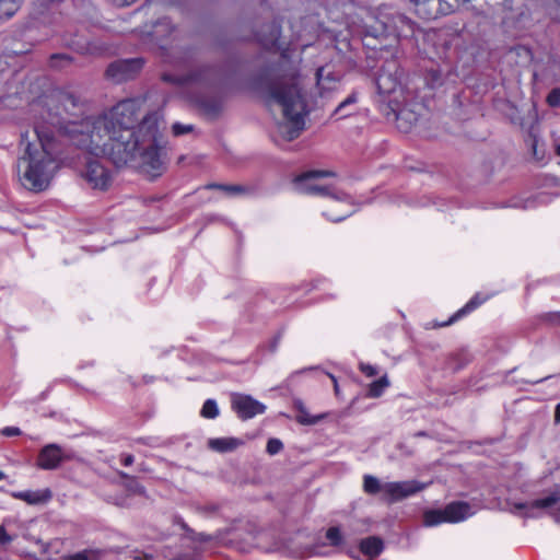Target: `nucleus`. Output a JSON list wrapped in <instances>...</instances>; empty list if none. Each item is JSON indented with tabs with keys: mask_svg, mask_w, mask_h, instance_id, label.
<instances>
[{
	"mask_svg": "<svg viewBox=\"0 0 560 560\" xmlns=\"http://www.w3.org/2000/svg\"><path fill=\"white\" fill-rule=\"evenodd\" d=\"M144 100L119 102L102 116L60 126L71 140L94 154L106 153L117 166L137 163L151 171L160 170V115L152 113L139 120Z\"/></svg>",
	"mask_w": 560,
	"mask_h": 560,
	"instance_id": "nucleus-1",
	"label": "nucleus"
},
{
	"mask_svg": "<svg viewBox=\"0 0 560 560\" xmlns=\"http://www.w3.org/2000/svg\"><path fill=\"white\" fill-rule=\"evenodd\" d=\"M69 120L49 114V121H37L34 138L26 143L24 154L18 160V174L22 185L33 191H43L50 185L62 165V149L56 135L71 137L60 130Z\"/></svg>",
	"mask_w": 560,
	"mask_h": 560,
	"instance_id": "nucleus-2",
	"label": "nucleus"
},
{
	"mask_svg": "<svg viewBox=\"0 0 560 560\" xmlns=\"http://www.w3.org/2000/svg\"><path fill=\"white\" fill-rule=\"evenodd\" d=\"M266 103L272 108L279 106L282 120L276 125L273 137L276 141H291L300 136L305 127L307 114L305 95L298 78L290 83L280 82L268 88Z\"/></svg>",
	"mask_w": 560,
	"mask_h": 560,
	"instance_id": "nucleus-3",
	"label": "nucleus"
},
{
	"mask_svg": "<svg viewBox=\"0 0 560 560\" xmlns=\"http://www.w3.org/2000/svg\"><path fill=\"white\" fill-rule=\"evenodd\" d=\"M334 175L329 172L313 171L299 176L295 179V189L300 192L327 196L331 198V210L324 214L334 222H339L349 217L354 210L350 202V197L336 190L332 184L325 183L326 178Z\"/></svg>",
	"mask_w": 560,
	"mask_h": 560,
	"instance_id": "nucleus-4",
	"label": "nucleus"
},
{
	"mask_svg": "<svg viewBox=\"0 0 560 560\" xmlns=\"http://www.w3.org/2000/svg\"><path fill=\"white\" fill-rule=\"evenodd\" d=\"M71 142L85 151V165L82 171V177L86 182V184L94 190L104 191L107 190L113 182V173L112 171L103 163L101 158L107 156L110 161L108 154L100 153L94 154L89 149L83 148L81 145L75 144L72 140Z\"/></svg>",
	"mask_w": 560,
	"mask_h": 560,
	"instance_id": "nucleus-5",
	"label": "nucleus"
},
{
	"mask_svg": "<svg viewBox=\"0 0 560 560\" xmlns=\"http://www.w3.org/2000/svg\"><path fill=\"white\" fill-rule=\"evenodd\" d=\"M376 85L378 93L384 97V102L388 103V106L394 113L399 129L408 131L409 126L404 127L401 125L405 116H407V112L400 108L399 96L402 94V88L398 75L389 70H382L376 79Z\"/></svg>",
	"mask_w": 560,
	"mask_h": 560,
	"instance_id": "nucleus-6",
	"label": "nucleus"
},
{
	"mask_svg": "<svg viewBox=\"0 0 560 560\" xmlns=\"http://www.w3.org/2000/svg\"><path fill=\"white\" fill-rule=\"evenodd\" d=\"M560 501V491L555 490L544 498L530 502L513 503L511 511L523 517L537 518L547 513H552L555 520L560 523V508L555 512V506Z\"/></svg>",
	"mask_w": 560,
	"mask_h": 560,
	"instance_id": "nucleus-7",
	"label": "nucleus"
},
{
	"mask_svg": "<svg viewBox=\"0 0 560 560\" xmlns=\"http://www.w3.org/2000/svg\"><path fill=\"white\" fill-rule=\"evenodd\" d=\"M475 511L466 502H452L443 510H429L423 514L425 526H436L442 523H459L472 516Z\"/></svg>",
	"mask_w": 560,
	"mask_h": 560,
	"instance_id": "nucleus-8",
	"label": "nucleus"
},
{
	"mask_svg": "<svg viewBox=\"0 0 560 560\" xmlns=\"http://www.w3.org/2000/svg\"><path fill=\"white\" fill-rule=\"evenodd\" d=\"M416 13L425 20H434L453 11L454 3L459 0H410Z\"/></svg>",
	"mask_w": 560,
	"mask_h": 560,
	"instance_id": "nucleus-9",
	"label": "nucleus"
},
{
	"mask_svg": "<svg viewBox=\"0 0 560 560\" xmlns=\"http://www.w3.org/2000/svg\"><path fill=\"white\" fill-rule=\"evenodd\" d=\"M425 486L416 480L385 482L383 485V494L387 501L396 502L423 490Z\"/></svg>",
	"mask_w": 560,
	"mask_h": 560,
	"instance_id": "nucleus-10",
	"label": "nucleus"
},
{
	"mask_svg": "<svg viewBox=\"0 0 560 560\" xmlns=\"http://www.w3.org/2000/svg\"><path fill=\"white\" fill-rule=\"evenodd\" d=\"M232 409L237 413V416L247 420L254 418L257 415H261L266 410V406L254 399L249 395L235 394L232 396Z\"/></svg>",
	"mask_w": 560,
	"mask_h": 560,
	"instance_id": "nucleus-11",
	"label": "nucleus"
},
{
	"mask_svg": "<svg viewBox=\"0 0 560 560\" xmlns=\"http://www.w3.org/2000/svg\"><path fill=\"white\" fill-rule=\"evenodd\" d=\"M143 62L141 59H124L113 62L106 71L108 78L115 82H121L131 78L138 72Z\"/></svg>",
	"mask_w": 560,
	"mask_h": 560,
	"instance_id": "nucleus-12",
	"label": "nucleus"
},
{
	"mask_svg": "<svg viewBox=\"0 0 560 560\" xmlns=\"http://www.w3.org/2000/svg\"><path fill=\"white\" fill-rule=\"evenodd\" d=\"M62 450L57 444L44 446L37 457V466L45 470L56 469L62 462Z\"/></svg>",
	"mask_w": 560,
	"mask_h": 560,
	"instance_id": "nucleus-13",
	"label": "nucleus"
},
{
	"mask_svg": "<svg viewBox=\"0 0 560 560\" xmlns=\"http://www.w3.org/2000/svg\"><path fill=\"white\" fill-rule=\"evenodd\" d=\"M12 498L26 502L31 505L45 504L51 499L49 489L13 491Z\"/></svg>",
	"mask_w": 560,
	"mask_h": 560,
	"instance_id": "nucleus-14",
	"label": "nucleus"
},
{
	"mask_svg": "<svg viewBox=\"0 0 560 560\" xmlns=\"http://www.w3.org/2000/svg\"><path fill=\"white\" fill-rule=\"evenodd\" d=\"M316 78L317 86L322 95L337 90L340 85L339 79L331 74L329 71H327L325 68H320L317 70Z\"/></svg>",
	"mask_w": 560,
	"mask_h": 560,
	"instance_id": "nucleus-15",
	"label": "nucleus"
},
{
	"mask_svg": "<svg viewBox=\"0 0 560 560\" xmlns=\"http://www.w3.org/2000/svg\"><path fill=\"white\" fill-rule=\"evenodd\" d=\"M489 299V295H481L480 293H477L475 296H472L465 306H463L460 310H458L446 323L441 324L440 326H446L458 318L463 317L464 315L470 313L471 311L476 310L478 306H480L482 303H485Z\"/></svg>",
	"mask_w": 560,
	"mask_h": 560,
	"instance_id": "nucleus-16",
	"label": "nucleus"
},
{
	"mask_svg": "<svg viewBox=\"0 0 560 560\" xmlns=\"http://www.w3.org/2000/svg\"><path fill=\"white\" fill-rule=\"evenodd\" d=\"M242 442L235 438H218L210 439L208 445L211 450L217 452H230L237 448Z\"/></svg>",
	"mask_w": 560,
	"mask_h": 560,
	"instance_id": "nucleus-17",
	"label": "nucleus"
},
{
	"mask_svg": "<svg viewBox=\"0 0 560 560\" xmlns=\"http://www.w3.org/2000/svg\"><path fill=\"white\" fill-rule=\"evenodd\" d=\"M360 550L362 553L373 558L381 553L383 550V541L381 538L372 536L368 537L360 542Z\"/></svg>",
	"mask_w": 560,
	"mask_h": 560,
	"instance_id": "nucleus-18",
	"label": "nucleus"
},
{
	"mask_svg": "<svg viewBox=\"0 0 560 560\" xmlns=\"http://www.w3.org/2000/svg\"><path fill=\"white\" fill-rule=\"evenodd\" d=\"M388 386L389 380L384 375L370 385L368 395L373 398L380 397Z\"/></svg>",
	"mask_w": 560,
	"mask_h": 560,
	"instance_id": "nucleus-19",
	"label": "nucleus"
},
{
	"mask_svg": "<svg viewBox=\"0 0 560 560\" xmlns=\"http://www.w3.org/2000/svg\"><path fill=\"white\" fill-rule=\"evenodd\" d=\"M383 485L384 483H381V481L377 478L371 475H365L363 478V490L369 494H376L378 492H383Z\"/></svg>",
	"mask_w": 560,
	"mask_h": 560,
	"instance_id": "nucleus-20",
	"label": "nucleus"
},
{
	"mask_svg": "<svg viewBox=\"0 0 560 560\" xmlns=\"http://www.w3.org/2000/svg\"><path fill=\"white\" fill-rule=\"evenodd\" d=\"M103 552L98 549H85L67 557V560H101Z\"/></svg>",
	"mask_w": 560,
	"mask_h": 560,
	"instance_id": "nucleus-21",
	"label": "nucleus"
},
{
	"mask_svg": "<svg viewBox=\"0 0 560 560\" xmlns=\"http://www.w3.org/2000/svg\"><path fill=\"white\" fill-rule=\"evenodd\" d=\"M22 0H0V18H11Z\"/></svg>",
	"mask_w": 560,
	"mask_h": 560,
	"instance_id": "nucleus-22",
	"label": "nucleus"
},
{
	"mask_svg": "<svg viewBox=\"0 0 560 560\" xmlns=\"http://www.w3.org/2000/svg\"><path fill=\"white\" fill-rule=\"evenodd\" d=\"M325 416L324 415H320V416H312L310 415L305 408H303L302 406L299 408V413L296 416V420L299 423L301 424H306V425H311V424H315L317 423L319 420H322Z\"/></svg>",
	"mask_w": 560,
	"mask_h": 560,
	"instance_id": "nucleus-23",
	"label": "nucleus"
},
{
	"mask_svg": "<svg viewBox=\"0 0 560 560\" xmlns=\"http://www.w3.org/2000/svg\"><path fill=\"white\" fill-rule=\"evenodd\" d=\"M201 416L207 419H214L219 416V408L213 399H207L200 411Z\"/></svg>",
	"mask_w": 560,
	"mask_h": 560,
	"instance_id": "nucleus-24",
	"label": "nucleus"
},
{
	"mask_svg": "<svg viewBox=\"0 0 560 560\" xmlns=\"http://www.w3.org/2000/svg\"><path fill=\"white\" fill-rule=\"evenodd\" d=\"M326 538L331 547H339L342 544V535L338 527H330L326 532Z\"/></svg>",
	"mask_w": 560,
	"mask_h": 560,
	"instance_id": "nucleus-25",
	"label": "nucleus"
},
{
	"mask_svg": "<svg viewBox=\"0 0 560 560\" xmlns=\"http://www.w3.org/2000/svg\"><path fill=\"white\" fill-rule=\"evenodd\" d=\"M357 103V96L355 94H351L349 95L343 102H341L338 107L336 108L335 110V115H339V117H346L348 116L349 114L345 112V109L350 106V105H353Z\"/></svg>",
	"mask_w": 560,
	"mask_h": 560,
	"instance_id": "nucleus-26",
	"label": "nucleus"
},
{
	"mask_svg": "<svg viewBox=\"0 0 560 560\" xmlns=\"http://www.w3.org/2000/svg\"><path fill=\"white\" fill-rule=\"evenodd\" d=\"M283 447V444L278 439H270L267 443V452L270 455L278 454Z\"/></svg>",
	"mask_w": 560,
	"mask_h": 560,
	"instance_id": "nucleus-27",
	"label": "nucleus"
},
{
	"mask_svg": "<svg viewBox=\"0 0 560 560\" xmlns=\"http://www.w3.org/2000/svg\"><path fill=\"white\" fill-rule=\"evenodd\" d=\"M547 103L551 107H557L560 105V89H553L549 92L547 96Z\"/></svg>",
	"mask_w": 560,
	"mask_h": 560,
	"instance_id": "nucleus-28",
	"label": "nucleus"
},
{
	"mask_svg": "<svg viewBox=\"0 0 560 560\" xmlns=\"http://www.w3.org/2000/svg\"><path fill=\"white\" fill-rule=\"evenodd\" d=\"M191 130H192L191 125H183L180 122H175L172 126V131H173L174 136H182V135L190 132Z\"/></svg>",
	"mask_w": 560,
	"mask_h": 560,
	"instance_id": "nucleus-29",
	"label": "nucleus"
},
{
	"mask_svg": "<svg viewBox=\"0 0 560 560\" xmlns=\"http://www.w3.org/2000/svg\"><path fill=\"white\" fill-rule=\"evenodd\" d=\"M208 188H219L224 190L226 194L232 195L242 190L240 186H224V185H209Z\"/></svg>",
	"mask_w": 560,
	"mask_h": 560,
	"instance_id": "nucleus-30",
	"label": "nucleus"
},
{
	"mask_svg": "<svg viewBox=\"0 0 560 560\" xmlns=\"http://www.w3.org/2000/svg\"><path fill=\"white\" fill-rule=\"evenodd\" d=\"M360 370L362 373H364L369 377H372L377 374L376 368L371 364L361 363Z\"/></svg>",
	"mask_w": 560,
	"mask_h": 560,
	"instance_id": "nucleus-31",
	"label": "nucleus"
},
{
	"mask_svg": "<svg viewBox=\"0 0 560 560\" xmlns=\"http://www.w3.org/2000/svg\"><path fill=\"white\" fill-rule=\"evenodd\" d=\"M1 434L4 436H16L21 434V430L18 427H4L1 430Z\"/></svg>",
	"mask_w": 560,
	"mask_h": 560,
	"instance_id": "nucleus-32",
	"label": "nucleus"
},
{
	"mask_svg": "<svg viewBox=\"0 0 560 560\" xmlns=\"http://www.w3.org/2000/svg\"><path fill=\"white\" fill-rule=\"evenodd\" d=\"M13 540V537L9 535L3 526H0V544L7 545Z\"/></svg>",
	"mask_w": 560,
	"mask_h": 560,
	"instance_id": "nucleus-33",
	"label": "nucleus"
},
{
	"mask_svg": "<svg viewBox=\"0 0 560 560\" xmlns=\"http://www.w3.org/2000/svg\"><path fill=\"white\" fill-rule=\"evenodd\" d=\"M168 25H170V23L166 19L160 21L155 25L154 34L158 36L161 33L162 28H166V27H168Z\"/></svg>",
	"mask_w": 560,
	"mask_h": 560,
	"instance_id": "nucleus-34",
	"label": "nucleus"
},
{
	"mask_svg": "<svg viewBox=\"0 0 560 560\" xmlns=\"http://www.w3.org/2000/svg\"><path fill=\"white\" fill-rule=\"evenodd\" d=\"M324 548H325V546H317V547H315V549L313 550V555H315V556H328V555L331 553L330 551L325 550Z\"/></svg>",
	"mask_w": 560,
	"mask_h": 560,
	"instance_id": "nucleus-35",
	"label": "nucleus"
},
{
	"mask_svg": "<svg viewBox=\"0 0 560 560\" xmlns=\"http://www.w3.org/2000/svg\"><path fill=\"white\" fill-rule=\"evenodd\" d=\"M549 320L552 323H560V312L549 314Z\"/></svg>",
	"mask_w": 560,
	"mask_h": 560,
	"instance_id": "nucleus-36",
	"label": "nucleus"
},
{
	"mask_svg": "<svg viewBox=\"0 0 560 560\" xmlns=\"http://www.w3.org/2000/svg\"><path fill=\"white\" fill-rule=\"evenodd\" d=\"M133 463V456L132 455H126L122 459V464L125 466H129Z\"/></svg>",
	"mask_w": 560,
	"mask_h": 560,
	"instance_id": "nucleus-37",
	"label": "nucleus"
},
{
	"mask_svg": "<svg viewBox=\"0 0 560 560\" xmlns=\"http://www.w3.org/2000/svg\"><path fill=\"white\" fill-rule=\"evenodd\" d=\"M555 420H556V422H560V402L556 407Z\"/></svg>",
	"mask_w": 560,
	"mask_h": 560,
	"instance_id": "nucleus-38",
	"label": "nucleus"
},
{
	"mask_svg": "<svg viewBox=\"0 0 560 560\" xmlns=\"http://www.w3.org/2000/svg\"><path fill=\"white\" fill-rule=\"evenodd\" d=\"M118 2V4L120 5H129L133 2H136L137 0H116Z\"/></svg>",
	"mask_w": 560,
	"mask_h": 560,
	"instance_id": "nucleus-39",
	"label": "nucleus"
},
{
	"mask_svg": "<svg viewBox=\"0 0 560 560\" xmlns=\"http://www.w3.org/2000/svg\"><path fill=\"white\" fill-rule=\"evenodd\" d=\"M330 377H331V380L334 382L335 393H336V395H338L339 394V386L337 384V380L332 375Z\"/></svg>",
	"mask_w": 560,
	"mask_h": 560,
	"instance_id": "nucleus-40",
	"label": "nucleus"
},
{
	"mask_svg": "<svg viewBox=\"0 0 560 560\" xmlns=\"http://www.w3.org/2000/svg\"><path fill=\"white\" fill-rule=\"evenodd\" d=\"M4 478H5L4 472L0 470V481L3 480Z\"/></svg>",
	"mask_w": 560,
	"mask_h": 560,
	"instance_id": "nucleus-41",
	"label": "nucleus"
},
{
	"mask_svg": "<svg viewBox=\"0 0 560 560\" xmlns=\"http://www.w3.org/2000/svg\"><path fill=\"white\" fill-rule=\"evenodd\" d=\"M59 58H60V59H61V58H65V56H62V55H56V56H54V57H52V59H59Z\"/></svg>",
	"mask_w": 560,
	"mask_h": 560,
	"instance_id": "nucleus-42",
	"label": "nucleus"
},
{
	"mask_svg": "<svg viewBox=\"0 0 560 560\" xmlns=\"http://www.w3.org/2000/svg\"><path fill=\"white\" fill-rule=\"evenodd\" d=\"M556 152H557L558 155H560V144L557 145Z\"/></svg>",
	"mask_w": 560,
	"mask_h": 560,
	"instance_id": "nucleus-43",
	"label": "nucleus"
}]
</instances>
